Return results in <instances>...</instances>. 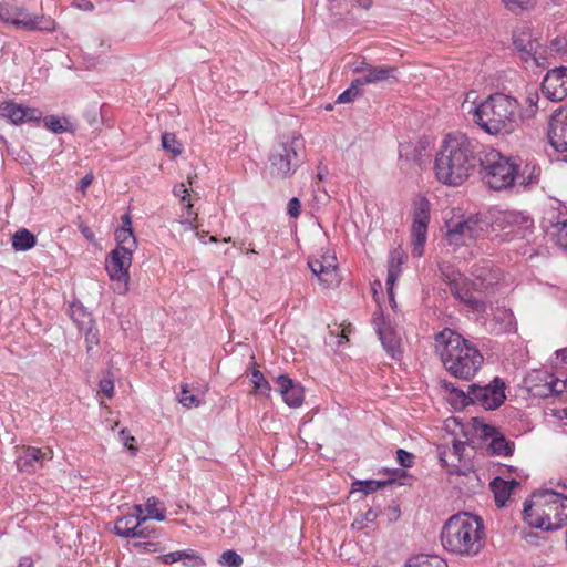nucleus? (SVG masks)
Segmentation results:
<instances>
[{"label": "nucleus", "instance_id": "45", "mask_svg": "<svg viewBox=\"0 0 567 567\" xmlns=\"http://www.w3.org/2000/svg\"><path fill=\"white\" fill-rule=\"evenodd\" d=\"M179 403L185 408H190L192 405L198 406L199 400L189 393L187 385H183Z\"/></svg>", "mask_w": 567, "mask_h": 567}, {"label": "nucleus", "instance_id": "43", "mask_svg": "<svg viewBox=\"0 0 567 567\" xmlns=\"http://www.w3.org/2000/svg\"><path fill=\"white\" fill-rule=\"evenodd\" d=\"M45 128L53 133H62L66 130L65 125L62 123V121L55 116L50 115L44 117L43 120Z\"/></svg>", "mask_w": 567, "mask_h": 567}, {"label": "nucleus", "instance_id": "27", "mask_svg": "<svg viewBox=\"0 0 567 567\" xmlns=\"http://www.w3.org/2000/svg\"><path fill=\"white\" fill-rule=\"evenodd\" d=\"M530 55L525 56V63L545 69L549 66L555 58L554 49L540 41L529 45Z\"/></svg>", "mask_w": 567, "mask_h": 567}, {"label": "nucleus", "instance_id": "42", "mask_svg": "<svg viewBox=\"0 0 567 567\" xmlns=\"http://www.w3.org/2000/svg\"><path fill=\"white\" fill-rule=\"evenodd\" d=\"M360 87H361V85H359L357 83V79H355L354 81H352L350 87L348 90H346L344 92H342L338 96L337 102L338 103H349V102L353 101L354 97L359 95Z\"/></svg>", "mask_w": 567, "mask_h": 567}, {"label": "nucleus", "instance_id": "51", "mask_svg": "<svg viewBox=\"0 0 567 567\" xmlns=\"http://www.w3.org/2000/svg\"><path fill=\"white\" fill-rule=\"evenodd\" d=\"M94 175L92 173H87L79 183L78 189L85 195L87 187L93 183Z\"/></svg>", "mask_w": 567, "mask_h": 567}, {"label": "nucleus", "instance_id": "40", "mask_svg": "<svg viewBox=\"0 0 567 567\" xmlns=\"http://www.w3.org/2000/svg\"><path fill=\"white\" fill-rule=\"evenodd\" d=\"M243 557L237 554L235 550H231V549H228L226 551H224L220 557H219V560L218 563L220 565H224V566H227V567H239L243 565Z\"/></svg>", "mask_w": 567, "mask_h": 567}, {"label": "nucleus", "instance_id": "33", "mask_svg": "<svg viewBox=\"0 0 567 567\" xmlns=\"http://www.w3.org/2000/svg\"><path fill=\"white\" fill-rule=\"evenodd\" d=\"M525 106H520V124L524 122L532 120L536 116L538 112V102H539V94L537 91H529L526 93V96L524 99Z\"/></svg>", "mask_w": 567, "mask_h": 567}, {"label": "nucleus", "instance_id": "60", "mask_svg": "<svg viewBox=\"0 0 567 567\" xmlns=\"http://www.w3.org/2000/svg\"><path fill=\"white\" fill-rule=\"evenodd\" d=\"M86 341H90L94 344H97V342H99V340L95 338V336H93V339L86 338Z\"/></svg>", "mask_w": 567, "mask_h": 567}, {"label": "nucleus", "instance_id": "50", "mask_svg": "<svg viewBox=\"0 0 567 567\" xmlns=\"http://www.w3.org/2000/svg\"><path fill=\"white\" fill-rule=\"evenodd\" d=\"M121 439H122L124 445L128 450H131L133 452H135L137 450V447L134 445L135 437L132 436L128 431H125V430L121 431Z\"/></svg>", "mask_w": 567, "mask_h": 567}, {"label": "nucleus", "instance_id": "23", "mask_svg": "<svg viewBox=\"0 0 567 567\" xmlns=\"http://www.w3.org/2000/svg\"><path fill=\"white\" fill-rule=\"evenodd\" d=\"M278 391L285 403L290 408H299L305 398L303 388L299 383H295L287 375H279L276 380Z\"/></svg>", "mask_w": 567, "mask_h": 567}, {"label": "nucleus", "instance_id": "59", "mask_svg": "<svg viewBox=\"0 0 567 567\" xmlns=\"http://www.w3.org/2000/svg\"><path fill=\"white\" fill-rule=\"evenodd\" d=\"M86 341H90L94 344H97V342H99V340L95 338V336H93V339L86 338Z\"/></svg>", "mask_w": 567, "mask_h": 567}, {"label": "nucleus", "instance_id": "25", "mask_svg": "<svg viewBox=\"0 0 567 567\" xmlns=\"http://www.w3.org/2000/svg\"><path fill=\"white\" fill-rule=\"evenodd\" d=\"M406 256L402 248L398 247L390 252L388 260V276H386V290L390 300H393V289L396 280L402 272V265Z\"/></svg>", "mask_w": 567, "mask_h": 567}, {"label": "nucleus", "instance_id": "46", "mask_svg": "<svg viewBox=\"0 0 567 567\" xmlns=\"http://www.w3.org/2000/svg\"><path fill=\"white\" fill-rule=\"evenodd\" d=\"M396 460L403 467H411L414 463V455L403 449L396 451Z\"/></svg>", "mask_w": 567, "mask_h": 567}, {"label": "nucleus", "instance_id": "35", "mask_svg": "<svg viewBox=\"0 0 567 567\" xmlns=\"http://www.w3.org/2000/svg\"><path fill=\"white\" fill-rule=\"evenodd\" d=\"M250 382L254 385V393L269 395L271 386L257 368H254L250 373Z\"/></svg>", "mask_w": 567, "mask_h": 567}, {"label": "nucleus", "instance_id": "1", "mask_svg": "<svg viewBox=\"0 0 567 567\" xmlns=\"http://www.w3.org/2000/svg\"><path fill=\"white\" fill-rule=\"evenodd\" d=\"M461 110L484 133L492 136H507L522 126L520 104L507 94L494 93L480 100L478 93L471 90L465 94Z\"/></svg>", "mask_w": 567, "mask_h": 567}, {"label": "nucleus", "instance_id": "21", "mask_svg": "<svg viewBox=\"0 0 567 567\" xmlns=\"http://www.w3.org/2000/svg\"><path fill=\"white\" fill-rule=\"evenodd\" d=\"M396 69L389 65H371L362 63V66L355 68V72L360 73L357 79L359 85L377 84L394 78Z\"/></svg>", "mask_w": 567, "mask_h": 567}, {"label": "nucleus", "instance_id": "28", "mask_svg": "<svg viewBox=\"0 0 567 567\" xmlns=\"http://www.w3.org/2000/svg\"><path fill=\"white\" fill-rule=\"evenodd\" d=\"M16 9L18 12L13 13L12 18H18V20H31V22L34 24L32 28H23L28 31H53L55 29V21L51 18H45L43 16H37V14H30L25 8L23 7H17Z\"/></svg>", "mask_w": 567, "mask_h": 567}, {"label": "nucleus", "instance_id": "62", "mask_svg": "<svg viewBox=\"0 0 567 567\" xmlns=\"http://www.w3.org/2000/svg\"><path fill=\"white\" fill-rule=\"evenodd\" d=\"M193 181H194V177H190V176H189V177H188V184H189V185H193Z\"/></svg>", "mask_w": 567, "mask_h": 567}, {"label": "nucleus", "instance_id": "61", "mask_svg": "<svg viewBox=\"0 0 567 567\" xmlns=\"http://www.w3.org/2000/svg\"><path fill=\"white\" fill-rule=\"evenodd\" d=\"M84 8H85V9H92V8H93V4H92V3L84 4Z\"/></svg>", "mask_w": 567, "mask_h": 567}, {"label": "nucleus", "instance_id": "15", "mask_svg": "<svg viewBox=\"0 0 567 567\" xmlns=\"http://www.w3.org/2000/svg\"><path fill=\"white\" fill-rule=\"evenodd\" d=\"M466 444L460 440H453L452 446L440 450V461L450 475H468L473 473L471 465L464 457Z\"/></svg>", "mask_w": 567, "mask_h": 567}, {"label": "nucleus", "instance_id": "39", "mask_svg": "<svg viewBox=\"0 0 567 567\" xmlns=\"http://www.w3.org/2000/svg\"><path fill=\"white\" fill-rule=\"evenodd\" d=\"M186 567H199L205 565V560L194 549L182 550V560Z\"/></svg>", "mask_w": 567, "mask_h": 567}, {"label": "nucleus", "instance_id": "12", "mask_svg": "<svg viewBox=\"0 0 567 567\" xmlns=\"http://www.w3.org/2000/svg\"><path fill=\"white\" fill-rule=\"evenodd\" d=\"M133 252L113 249L105 259V269L112 281V289L118 295L128 291L130 268Z\"/></svg>", "mask_w": 567, "mask_h": 567}, {"label": "nucleus", "instance_id": "38", "mask_svg": "<svg viewBox=\"0 0 567 567\" xmlns=\"http://www.w3.org/2000/svg\"><path fill=\"white\" fill-rule=\"evenodd\" d=\"M145 509L147 512V518H154L159 522L166 518L165 509L158 508V501L155 497H151L147 499L145 504Z\"/></svg>", "mask_w": 567, "mask_h": 567}, {"label": "nucleus", "instance_id": "32", "mask_svg": "<svg viewBox=\"0 0 567 567\" xmlns=\"http://www.w3.org/2000/svg\"><path fill=\"white\" fill-rule=\"evenodd\" d=\"M18 12L16 6H11L7 2L0 1V21L7 24H12L18 28H32L34 24L31 20H18L12 18L13 13Z\"/></svg>", "mask_w": 567, "mask_h": 567}, {"label": "nucleus", "instance_id": "47", "mask_svg": "<svg viewBox=\"0 0 567 567\" xmlns=\"http://www.w3.org/2000/svg\"><path fill=\"white\" fill-rule=\"evenodd\" d=\"M156 559L162 564L172 565L174 563L182 560V550H176L165 555H161Z\"/></svg>", "mask_w": 567, "mask_h": 567}, {"label": "nucleus", "instance_id": "11", "mask_svg": "<svg viewBox=\"0 0 567 567\" xmlns=\"http://www.w3.org/2000/svg\"><path fill=\"white\" fill-rule=\"evenodd\" d=\"M524 383L534 396L549 398L567 394V381L545 370H533L525 378Z\"/></svg>", "mask_w": 567, "mask_h": 567}, {"label": "nucleus", "instance_id": "54", "mask_svg": "<svg viewBox=\"0 0 567 567\" xmlns=\"http://www.w3.org/2000/svg\"><path fill=\"white\" fill-rule=\"evenodd\" d=\"M351 331H352V328H351L350 323L344 326V327H342L341 334H340L341 340L339 341V343H341L342 340H344L347 342L348 341V334L351 333Z\"/></svg>", "mask_w": 567, "mask_h": 567}, {"label": "nucleus", "instance_id": "44", "mask_svg": "<svg viewBox=\"0 0 567 567\" xmlns=\"http://www.w3.org/2000/svg\"><path fill=\"white\" fill-rule=\"evenodd\" d=\"M353 486L357 487L354 491H361L367 495L377 491L381 486V483L378 481H358L353 483Z\"/></svg>", "mask_w": 567, "mask_h": 567}, {"label": "nucleus", "instance_id": "10", "mask_svg": "<svg viewBox=\"0 0 567 567\" xmlns=\"http://www.w3.org/2000/svg\"><path fill=\"white\" fill-rule=\"evenodd\" d=\"M302 147L300 137H292L289 142L276 146L269 157L270 175L278 179L290 176L298 166V151Z\"/></svg>", "mask_w": 567, "mask_h": 567}, {"label": "nucleus", "instance_id": "48", "mask_svg": "<svg viewBox=\"0 0 567 567\" xmlns=\"http://www.w3.org/2000/svg\"><path fill=\"white\" fill-rule=\"evenodd\" d=\"M100 391L109 399L114 395V382L111 379H103L100 381Z\"/></svg>", "mask_w": 567, "mask_h": 567}, {"label": "nucleus", "instance_id": "58", "mask_svg": "<svg viewBox=\"0 0 567 567\" xmlns=\"http://www.w3.org/2000/svg\"><path fill=\"white\" fill-rule=\"evenodd\" d=\"M516 219H517V217L512 214H504V220L509 221V220H516Z\"/></svg>", "mask_w": 567, "mask_h": 567}, {"label": "nucleus", "instance_id": "19", "mask_svg": "<svg viewBox=\"0 0 567 567\" xmlns=\"http://www.w3.org/2000/svg\"><path fill=\"white\" fill-rule=\"evenodd\" d=\"M0 117L7 118L14 125H21L24 122L39 123L42 118V112L34 107H25L8 101L0 104Z\"/></svg>", "mask_w": 567, "mask_h": 567}, {"label": "nucleus", "instance_id": "5", "mask_svg": "<svg viewBox=\"0 0 567 567\" xmlns=\"http://www.w3.org/2000/svg\"><path fill=\"white\" fill-rule=\"evenodd\" d=\"M523 518L534 528L558 529L567 522V496L554 491L534 493L524 505Z\"/></svg>", "mask_w": 567, "mask_h": 567}, {"label": "nucleus", "instance_id": "20", "mask_svg": "<svg viewBox=\"0 0 567 567\" xmlns=\"http://www.w3.org/2000/svg\"><path fill=\"white\" fill-rule=\"evenodd\" d=\"M548 137L557 151L567 152V105L553 114Z\"/></svg>", "mask_w": 567, "mask_h": 567}, {"label": "nucleus", "instance_id": "53", "mask_svg": "<svg viewBox=\"0 0 567 567\" xmlns=\"http://www.w3.org/2000/svg\"><path fill=\"white\" fill-rule=\"evenodd\" d=\"M134 546L143 549L144 551H156V544L153 542L137 543L134 544Z\"/></svg>", "mask_w": 567, "mask_h": 567}, {"label": "nucleus", "instance_id": "7", "mask_svg": "<svg viewBox=\"0 0 567 567\" xmlns=\"http://www.w3.org/2000/svg\"><path fill=\"white\" fill-rule=\"evenodd\" d=\"M520 164L518 158L514 156H505L493 150L485 155L482 161L483 181L494 190H502L512 187L519 176ZM522 176L520 184H528Z\"/></svg>", "mask_w": 567, "mask_h": 567}, {"label": "nucleus", "instance_id": "49", "mask_svg": "<svg viewBox=\"0 0 567 567\" xmlns=\"http://www.w3.org/2000/svg\"><path fill=\"white\" fill-rule=\"evenodd\" d=\"M300 208L301 204L297 197H293L288 202L287 210L290 217L297 218L300 215Z\"/></svg>", "mask_w": 567, "mask_h": 567}, {"label": "nucleus", "instance_id": "63", "mask_svg": "<svg viewBox=\"0 0 567 567\" xmlns=\"http://www.w3.org/2000/svg\"><path fill=\"white\" fill-rule=\"evenodd\" d=\"M247 252L256 254V250H254V249H248V251H247Z\"/></svg>", "mask_w": 567, "mask_h": 567}, {"label": "nucleus", "instance_id": "2", "mask_svg": "<svg viewBox=\"0 0 567 567\" xmlns=\"http://www.w3.org/2000/svg\"><path fill=\"white\" fill-rule=\"evenodd\" d=\"M476 163L474 141L461 132L450 133L435 155V177L444 185L460 186L475 172Z\"/></svg>", "mask_w": 567, "mask_h": 567}, {"label": "nucleus", "instance_id": "30", "mask_svg": "<svg viewBox=\"0 0 567 567\" xmlns=\"http://www.w3.org/2000/svg\"><path fill=\"white\" fill-rule=\"evenodd\" d=\"M516 486H517V482L514 480L505 481V480H502L501 477H495L491 482V489L494 493L495 503L498 507H502L505 505L506 501L511 496L513 488Z\"/></svg>", "mask_w": 567, "mask_h": 567}, {"label": "nucleus", "instance_id": "36", "mask_svg": "<svg viewBox=\"0 0 567 567\" xmlns=\"http://www.w3.org/2000/svg\"><path fill=\"white\" fill-rule=\"evenodd\" d=\"M538 40L533 39L528 33H520L514 37V45L520 53V59L525 62V56L530 55L529 45L536 43Z\"/></svg>", "mask_w": 567, "mask_h": 567}, {"label": "nucleus", "instance_id": "17", "mask_svg": "<svg viewBox=\"0 0 567 567\" xmlns=\"http://www.w3.org/2000/svg\"><path fill=\"white\" fill-rule=\"evenodd\" d=\"M142 513V505H135L134 513L117 518L114 525L115 534L125 538H146L150 532L143 524L147 517H143Z\"/></svg>", "mask_w": 567, "mask_h": 567}, {"label": "nucleus", "instance_id": "14", "mask_svg": "<svg viewBox=\"0 0 567 567\" xmlns=\"http://www.w3.org/2000/svg\"><path fill=\"white\" fill-rule=\"evenodd\" d=\"M308 265L323 288H336L341 282L337 257L331 251H326L318 258H311Z\"/></svg>", "mask_w": 567, "mask_h": 567}, {"label": "nucleus", "instance_id": "6", "mask_svg": "<svg viewBox=\"0 0 567 567\" xmlns=\"http://www.w3.org/2000/svg\"><path fill=\"white\" fill-rule=\"evenodd\" d=\"M441 386L453 395L455 405L467 406L470 404H476L485 410H496L499 408L505 399V383L499 379L495 378L487 385H478L473 383L468 386L467 392L456 389L452 382L442 380Z\"/></svg>", "mask_w": 567, "mask_h": 567}, {"label": "nucleus", "instance_id": "29", "mask_svg": "<svg viewBox=\"0 0 567 567\" xmlns=\"http://www.w3.org/2000/svg\"><path fill=\"white\" fill-rule=\"evenodd\" d=\"M173 194L181 198V203L187 210V217L183 224L188 225L189 229H196L197 226L194 221L197 219V213L193 212V204L190 202L189 190L184 183L177 184L173 188Z\"/></svg>", "mask_w": 567, "mask_h": 567}, {"label": "nucleus", "instance_id": "26", "mask_svg": "<svg viewBox=\"0 0 567 567\" xmlns=\"http://www.w3.org/2000/svg\"><path fill=\"white\" fill-rule=\"evenodd\" d=\"M122 226L115 231L116 247L115 250L134 252L136 249V238L132 229V218L130 214H125L121 218Z\"/></svg>", "mask_w": 567, "mask_h": 567}, {"label": "nucleus", "instance_id": "34", "mask_svg": "<svg viewBox=\"0 0 567 567\" xmlns=\"http://www.w3.org/2000/svg\"><path fill=\"white\" fill-rule=\"evenodd\" d=\"M405 567H449L447 563L436 555H419L408 560Z\"/></svg>", "mask_w": 567, "mask_h": 567}, {"label": "nucleus", "instance_id": "18", "mask_svg": "<svg viewBox=\"0 0 567 567\" xmlns=\"http://www.w3.org/2000/svg\"><path fill=\"white\" fill-rule=\"evenodd\" d=\"M53 451H42L34 446H24L17 456L16 464L20 472L32 474L43 467L44 460H52Z\"/></svg>", "mask_w": 567, "mask_h": 567}, {"label": "nucleus", "instance_id": "56", "mask_svg": "<svg viewBox=\"0 0 567 567\" xmlns=\"http://www.w3.org/2000/svg\"><path fill=\"white\" fill-rule=\"evenodd\" d=\"M82 234L87 238L90 241L94 240V234L91 231L89 227H82L81 228Z\"/></svg>", "mask_w": 567, "mask_h": 567}, {"label": "nucleus", "instance_id": "31", "mask_svg": "<svg viewBox=\"0 0 567 567\" xmlns=\"http://www.w3.org/2000/svg\"><path fill=\"white\" fill-rule=\"evenodd\" d=\"M37 244L35 236L27 228L17 230L12 236V247L17 251H25L33 248Z\"/></svg>", "mask_w": 567, "mask_h": 567}, {"label": "nucleus", "instance_id": "13", "mask_svg": "<svg viewBox=\"0 0 567 567\" xmlns=\"http://www.w3.org/2000/svg\"><path fill=\"white\" fill-rule=\"evenodd\" d=\"M430 221V203L424 197H419L412 204V227L413 238L412 255L421 257L426 243L427 224Z\"/></svg>", "mask_w": 567, "mask_h": 567}, {"label": "nucleus", "instance_id": "3", "mask_svg": "<svg viewBox=\"0 0 567 567\" xmlns=\"http://www.w3.org/2000/svg\"><path fill=\"white\" fill-rule=\"evenodd\" d=\"M486 532L481 516L467 512L452 515L443 525V548L457 557L477 556L485 546Z\"/></svg>", "mask_w": 567, "mask_h": 567}, {"label": "nucleus", "instance_id": "55", "mask_svg": "<svg viewBox=\"0 0 567 567\" xmlns=\"http://www.w3.org/2000/svg\"><path fill=\"white\" fill-rule=\"evenodd\" d=\"M357 6L364 9V10H369L371 7H372V3L373 1L372 0H354Z\"/></svg>", "mask_w": 567, "mask_h": 567}, {"label": "nucleus", "instance_id": "9", "mask_svg": "<svg viewBox=\"0 0 567 567\" xmlns=\"http://www.w3.org/2000/svg\"><path fill=\"white\" fill-rule=\"evenodd\" d=\"M450 289L454 297L463 301L470 308L476 311L484 310V302L478 299L473 291L488 292L495 284L492 279L487 280L486 277L477 275L474 281L461 275L449 278Z\"/></svg>", "mask_w": 567, "mask_h": 567}, {"label": "nucleus", "instance_id": "22", "mask_svg": "<svg viewBox=\"0 0 567 567\" xmlns=\"http://www.w3.org/2000/svg\"><path fill=\"white\" fill-rule=\"evenodd\" d=\"M476 431L484 437H489V450L495 455L509 456L514 452V443L506 440L505 436L495 427L481 423Z\"/></svg>", "mask_w": 567, "mask_h": 567}, {"label": "nucleus", "instance_id": "16", "mask_svg": "<svg viewBox=\"0 0 567 567\" xmlns=\"http://www.w3.org/2000/svg\"><path fill=\"white\" fill-rule=\"evenodd\" d=\"M540 90L551 102H561L567 99V66L548 70L540 83Z\"/></svg>", "mask_w": 567, "mask_h": 567}, {"label": "nucleus", "instance_id": "41", "mask_svg": "<svg viewBox=\"0 0 567 567\" xmlns=\"http://www.w3.org/2000/svg\"><path fill=\"white\" fill-rule=\"evenodd\" d=\"M162 145L165 150L174 155H179L183 151L182 145L177 142L176 136L172 133H164L162 135Z\"/></svg>", "mask_w": 567, "mask_h": 567}, {"label": "nucleus", "instance_id": "57", "mask_svg": "<svg viewBox=\"0 0 567 567\" xmlns=\"http://www.w3.org/2000/svg\"><path fill=\"white\" fill-rule=\"evenodd\" d=\"M557 358L561 360V362L567 363V349H561L556 351Z\"/></svg>", "mask_w": 567, "mask_h": 567}, {"label": "nucleus", "instance_id": "8", "mask_svg": "<svg viewBox=\"0 0 567 567\" xmlns=\"http://www.w3.org/2000/svg\"><path fill=\"white\" fill-rule=\"evenodd\" d=\"M489 226L488 221L478 216L452 218L446 221L444 238L450 246L460 247L470 245L476 240L483 239L487 235Z\"/></svg>", "mask_w": 567, "mask_h": 567}, {"label": "nucleus", "instance_id": "24", "mask_svg": "<svg viewBox=\"0 0 567 567\" xmlns=\"http://www.w3.org/2000/svg\"><path fill=\"white\" fill-rule=\"evenodd\" d=\"M381 320L382 316L375 313L373 317V323L375 326L379 338L388 353L392 358L398 359L402 353L401 338L391 327H380Z\"/></svg>", "mask_w": 567, "mask_h": 567}, {"label": "nucleus", "instance_id": "4", "mask_svg": "<svg viewBox=\"0 0 567 567\" xmlns=\"http://www.w3.org/2000/svg\"><path fill=\"white\" fill-rule=\"evenodd\" d=\"M435 350L445 370L458 379L471 380L484 363L483 354L472 342L447 328L435 336Z\"/></svg>", "mask_w": 567, "mask_h": 567}, {"label": "nucleus", "instance_id": "37", "mask_svg": "<svg viewBox=\"0 0 567 567\" xmlns=\"http://www.w3.org/2000/svg\"><path fill=\"white\" fill-rule=\"evenodd\" d=\"M502 3L508 11L518 14L532 10L536 6L537 0H502Z\"/></svg>", "mask_w": 567, "mask_h": 567}, {"label": "nucleus", "instance_id": "52", "mask_svg": "<svg viewBox=\"0 0 567 567\" xmlns=\"http://www.w3.org/2000/svg\"><path fill=\"white\" fill-rule=\"evenodd\" d=\"M557 240L560 247L567 249V220L559 228L557 234Z\"/></svg>", "mask_w": 567, "mask_h": 567}]
</instances>
